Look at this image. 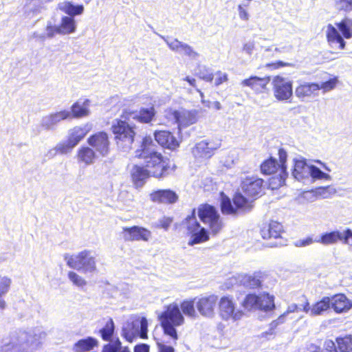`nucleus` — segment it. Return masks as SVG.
I'll return each mask as SVG.
<instances>
[{
	"mask_svg": "<svg viewBox=\"0 0 352 352\" xmlns=\"http://www.w3.org/2000/svg\"><path fill=\"white\" fill-rule=\"evenodd\" d=\"M336 7L339 10H352V0H335Z\"/></svg>",
	"mask_w": 352,
	"mask_h": 352,
	"instance_id": "nucleus-50",
	"label": "nucleus"
},
{
	"mask_svg": "<svg viewBox=\"0 0 352 352\" xmlns=\"http://www.w3.org/2000/svg\"><path fill=\"white\" fill-rule=\"evenodd\" d=\"M58 8L65 14L69 16L81 14L84 10L83 6L74 5L70 1H64L58 5Z\"/></svg>",
	"mask_w": 352,
	"mask_h": 352,
	"instance_id": "nucleus-35",
	"label": "nucleus"
},
{
	"mask_svg": "<svg viewBox=\"0 0 352 352\" xmlns=\"http://www.w3.org/2000/svg\"><path fill=\"white\" fill-rule=\"evenodd\" d=\"M173 222V218L169 217H165L160 219L159 227L164 230H167Z\"/></svg>",
	"mask_w": 352,
	"mask_h": 352,
	"instance_id": "nucleus-59",
	"label": "nucleus"
},
{
	"mask_svg": "<svg viewBox=\"0 0 352 352\" xmlns=\"http://www.w3.org/2000/svg\"><path fill=\"white\" fill-rule=\"evenodd\" d=\"M327 37L331 47L343 50L345 47V42L340 34L338 30L332 25L327 26Z\"/></svg>",
	"mask_w": 352,
	"mask_h": 352,
	"instance_id": "nucleus-23",
	"label": "nucleus"
},
{
	"mask_svg": "<svg viewBox=\"0 0 352 352\" xmlns=\"http://www.w3.org/2000/svg\"><path fill=\"white\" fill-rule=\"evenodd\" d=\"M169 115L177 124L179 131L195 123L197 121L195 114L187 110H173L170 112Z\"/></svg>",
	"mask_w": 352,
	"mask_h": 352,
	"instance_id": "nucleus-16",
	"label": "nucleus"
},
{
	"mask_svg": "<svg viewBox=\"0 0 352 352\" xmlns=\"http://www.w3.org/2000/svg\"><path fill=\"white\" fill-rule=\"evenodd\" d=\"M87 131L84 128L81 126H75L72 129V132L69 135L68 140L72 143L74 146L84 138L86 135Z\"/></svg>",
	"mask_w": 352,
	"mask_h": 352,
	"instance_id": "nucleus-41",
	"label": "nucleus"
},
{
	"mask_svg": "<svg viewBox=\"0 0 352 352\" xmlns=\"http://www.w3.org/2000/svg\"><path fill=\"white\" fill-rule=\"evenodd\" d=\"M274 95L278 100H287L292 96V83L287 78L276 76L273 78Z\"/></svg>",
	"mask_w": 352,
	"mask_h": 352,
	"instance_id": "nucleus-10",
	"label": "nucleus"
},
{
	"mask_svg": "<svg viewBox=\"0 0 352 352\" xmlns=\"http://www.w3.org/2000/svg\"><path fill=\"white\" fill-rule=\"evenodd\" d=\"M241 188L245 195L256 199L262 195L264 181L258 176H245L241 177Z\"/></svg>",
	"mask_w": 352,
	"mask_h": 352,
	"instance_id": "nucleus-8",
	"label": "nucleus"
},
{
	"mask_svg": "<svg viewBox=\"0 0 352 352\" xmlns=\"http://www.w3.org/2000/svg\"><path fill=\"white\" fill-rule=\"evenodd\" d=\"M71 118L70 112L67 110H62L50 114L47 117L46 125L55 124L58 122L67 119Z\"/></svg>",
	"mask_w": 352,
	"mask_h": 352,
	"instance_id": "nucleus-38",
	"label": "nucleus"
},
{
	"mask_svg": "<svg viewBox=\"0 0 352 352\" xmlns=\"http://www.w3.org/2000/svg\"><path fill=\"white\" fill-rule=\"evenodd\" d=\"M295 94L301 101H308L311 98L318 97L319 96L318 84L304 82L296 88Z\"/></svg>",
	"mask_w": 352,
	"mask_h": 352,
	"instance_id": "nucleus-15",
	"label": "nucleus"
},
{
	"mask_svg": "<svg viewBox=\"0 0 352 352\" xmlns=\"http://www.w3.org/2000/svg\"><path fill=\"white\" fill-rule=\"evenodd\" d=\"M134 352H149V346L146 344H140L134 346Z\"/></svg>",
	"mask_w": 352,
	"mask_h": 352,
	"instance_id": "nucleus-64",
	"label": "nucleus"
},
{
	"mask_svg": "<svg viewBox=\"0 0 352 352\" xmlns=\"http://www.w3.org/2000/svg\"><path fill=\"white\" fill-rule=\"evenodd\" d=\"M182 223L187 231V234L190 236L189 245L201 243L209 239L207 230L201 228L197 220L195 208L192 209L191 214L184 219Z\"/></svg>",
	"mask_w": 352,
	"mask_h": 352,
	"instance_id": "nucleus-4",
	"label": "nucleus"
},
{
	"mask_svg": "<svg viewBox=\"0 0 352 352\" xmlns=\"http://www.w3.org/2000/svg\"><path fill=\"white\" fill-rule=\"evenodd\" d=\"M179 307L184 316L190 319H196L198 317L195 297L183 300Z\"/></svg>",
	"mask_w": 352,
	"mask_h": 352,
	"instance_id": "nucleus-25",
	"label": "nucleus"
},
{
	"mask_svg": "<svg viewBox=\"0 0 352 352\" xmlns=\"http://www.w3.org/2000/svg\"><path fill=\"white\" fill-rule=\"evenodd\" d=\"M124 239L127 241H148L152 237V233L148 229L138 226L124 227L122 228Z\"/></svg>",
	"mask_w": 352,
	"mask_h": 352,
	"instance_id": "nucleus-11",
	"label": "nucleus"
},
{
	"mask_svg": "<svg viewBox=\"0 0 352 352\" xmlns=\"http://www.w3.org/2000/svg\"><path fill=\"white\" fill-rule=\"evenodd\" d=\"M302 197L310 202H313L316 200L317 195L313 191H306L302 192Z\"/></svg>",
	"mask_w": 352,
	"mask_h": 352,
	"instance_id": "nucleus-60",
	"label": "nucleus"
},
{
	"mask_svg": "<svg viewBox=\"0 0 352 352\" xmlns=\"http://www.w3.org/2000/svg\"><path fill=\"white\" fill-rule=\"evenodd\" d=\"M90 104V100L85 99L82 102L80 101L75 102L71 106V118H80L89 116L90 111L89 106Z\"/></svg>",
	"mask_w": 352,
	"mask_h": 352,
	"instance_id": "nucleus-26",
	"label": "nucleus"
},
{
	"mask_svg": "<svg viewBox=\"0 0 352 352\" xmlns=\"http://www.w3.org/2000/svg\"><path fill=\"white\" fill-rule=\"evenodd\" d=\"M233 202L235 208L232 204L230 199L221 192V213L232 214L236 213V209L246 210H250L252 207V200L245 197L241 193H236L234 195Z\"/></svg>",
	"mask_w": 352,
	"mask_h": 352,
	"instance_id": "nucleus-7",
	"label": "nucleus"
},
{
	"mask_svg": "<svg viewBox=\"0 0 352 352\" xmlns=\"http://www.w3.org/2000/svg\"><path fill=\"white\" fill-rule=\"evenodd\" d=\"M243 306L248 311L256 309L270 311L275 307L274 296L267 293L259 295L248 294L243 302Z\"/></svg>",
	"mask_w": 352,
	"mask_h": 352,
	"instance_id": "nucleus-5",
	"label": "nucleus"
},
{
	"mask_svg": "<svg viewBox=\"0 0 352 352\" xmlns=\"http://www.w3.org/2000/svg\"><path fill=\"white\" fill-rule=\"evenodd\" d=\"M302 305H300V306L297 305L295 303L291 304L288 306L287 311L281 315L276 320H274L272 322L271 325L272 327H276L278 324H281L284 322L285 316L289 314V313H294L295 311H298L299 310L302 311Z\"/></svg>",
	"mask_w": 352,
	"mask_h": 352,
	"instance_id": "nucleus-44",
	"label": "nucleus"
},
{
	"mask_svg": "<svg viewBox=\"0 0 352 352\" xmlns=\"http://www.w3.org/2000/svg\"><path fill=\"white\" fill-rule=\"evenodd\" d=\"M74 147V146L72 145V143L69 142L67 140V142L59 144L56 148V151L60 154H66L71 152Z\"/></svg>",
	"mask_w": 352,
	"mask_h": 352,
	"instance_id": "nucleus-51",
	"label": "nucleus"
},
{
	"mask_svg": "<svg viewBox=\"0 0 352 352\" xmlns=\"http://www.w3.org/2000/svg\"><path fill=\"white\" fill-rule=\"evenodd\" d=\"M154 138L159 145L168 150H176L180 145V142L173 133L169 131H155L154 132Z\"/></svg>",
	"mask_w": 352,
	"mask_h": 352,
	"instance_id": "nucleus-13",
	"label": "nucleus"
},
{
	"mask_svg": "<svg viewBox=\"0 0 352 352\" xmlns=\"http://www.w3.org/2000/svg\"><path fill=\"white\" fill-rule=\"evenodd\" d=\"M68 277L69 280L76 286L83 287L87 284L86 280L76 272H69L68 273Z\"/></svg>",
	"mask_w": 352,
	"mask_h": 352,
	"instance_id": "nucleus-49",
	"label": "nucleus"
},
{
	"mask_svg": "<svg viewBox=\"0 0 352 352\" xmlns=\"http://www.w3.org/2000/svg\"><path fill=\"white\" fill-rule=\"evenodd\" d=\"M278 170H279V173H280V166L276 160L274 158H270L265 161L261 165V173L265 175L274 174L276 173Z\"/></svg>",
	"mask_w": 352,
	"mask_h": 352,
	"instance_id": "nucleus-37",
	"label": "nucleus"
},
{
	"mask_svg": "<svg viewBox=\"0 0 352 352\" xmlns=\"http://www.w3.org/2000/svg\"><path fill=\"white\" fill-rule=\"evenodd\" d=\"M310 167L306 160L302 158L294 159V168L292 170V176L298 181L303 182L310 177Z\"/></svg>",
	"mask_w": 352,
	"mask_h": 352,
	"instance_id": "nucleus-21",
	"label": "nucleus"
},
{
	"mask_svg": "<svg viewBox=\"0 0 352 352\" xmlns=\"http://www.w3.org/2000/svg\"><path fill=\"white\" fill-rule=\"evenodd\" d=\"M122 347V342L117 338L113 341L103 345L101 352H119Z\"/></svg>",
	"mask_w": 352,
	"mask_h": 352,
	"instance_id": "nucleus-45",
	"label": "nucleus"
},
{
	"mask_svg": "<svg viewBox=\"0 0 352 352\" xmlns=\"http://www.w3.org/2000/svg\"><path fill=\"white\" fill-rule=\"evenodd\" d=\"M153 145L151 138L144 137L142 141L141 148L135 151V157L141 160H147L151 152L149 151V148Z\"/></svg>",
	"mask_w": 352,
	"mask_h": 352,
	"instance_id": "nucleus-34",
	"label": "nucleus"
},
{
	"mask_svg": "<svg viewBox=\"0 0 352 352\" xmlns=\"http://www.w3.org/2000/svg\"><path fill=\"white\" fill-rule=\"evenodd\" d=\"M338 344V349H334L331 352H352V336H347L344 338H338L336 340Z\"/></svg>",
	"mask_w": 352,
	"mask_h": 352,
	"instance_id": "nucleus-40",
	"label": "nucleus"
},
{
	"mask_svg": "<svg viewBox=\"0 0 352 352\" xmlns=\"http://www.w3.org/2000/svg\"><path fill=\"white\" fill-rule=\"evenodd\" d=\"M122 336L129 342H132L135 338L133 333L126 329L122 330Z\"/></svg>",
	"mask_w": 352,
	"mask_h": 352,
	"instance_id": "nucleus-62",
	"label": "nucleus"
},
{
	"mask_svg": "<svg viewBox=\"0 0 352 352\" xmlns=\"http://www.w3.org/2000/svg\"><path fill=\"white\" fill-rule=\"evenodd\" d=\"M305 302L302 305V311L311 316L321 315L324 311L329 309L331 307V298L324 297L321 300L316 302L311 307L307 299L304 297Z\"/></svg>",
	"mask_w": 352,
	"mask_h": 352,
	"instance_id": "nucleus-20",
	"label": "nucleus"
},
{
	"mask_svg": "<svg viewBox=\"0 0 352 352\" xmlns=\"http://www.w3.org/2000/svg\"><path fill=\"white\" fill-rule=\"evenodd\" d=\"M278 156H279V160H280L279 166H280V173H278V176H279L278 185L282 186L285 184L286 177H287V173L286 171L287 167L285 165V162H286L287 157V152L284 149L280 148L278 150Z\"/></svg>",
	"mask_w": 352,
	"mask_h": 352,
	"instance_id": "nucleus-36",
	"label": "nucleus"
},
{
	"mask_svg": "<svg viewBox=\"0 0 352 352\" xmlns=\"http://www.w3.org/2000/svg\"><path fill=\"white\" fill-rule=\"evenodd\" d=\"M59 28L62 34H68L74 32L76 29L75 21L73 18L69 16H63L61 19Z\"/></svg>",
	"mask_w": 352,
	"mask_h": 352,
	"instance_id": "nucleus-39",
	"label": "nucleus"
},
{
	"mask_svg": "<svg viewBox=\"0 0 352 352\" xmlns=\"http://www.w3.org/2000/svg\"><path fill=\"white\" fill-rule=\"evenodd\" d=\"M155 107L151 106L148 108H140L138 113L133 116V119L142 124H148L152 122L155 116Z\"/></svg>",
	"mask_w": 352,
	"mask_h": 352,
	"instance_id": "nucleus-31",
	"label": "nucleus"
},
{
	"mask_svg": "<svg viewBox=\"0 0 352 352\" xmlns=\"http://www.w3.org/2000/svg\"><path fill=\"white\" fill-rule=\"evenodd\" d=\"M310 170V177L313 179H324L326 180H329L331 179V176L329 175L322 172L320 168L314 165H311Z\"/></svg>",
	"mask_w": 352,
	"mask_h": 352,
	"instance_id": "nucleus-46",
	"label": "nucleus"
},
{
	"mask_svg": "<svg viewBox=\"0 0 352 352\" xmlns=\"http://www.w3.org/2000/svg\"><path fill=\"white\" fill-rule=\"evenodd\" d=\"M316 195H320L322 199H328L336 194V190L331 186L321 187L316 189Z\"/></svg>",
	"mask_w": 352,
	"mask_h": 352,
	"instance_id": "nucleus-47",
	"label": "nucleus"
},
{
	"mask_svg": "<svg viewBox=\"0 0 352 352\" xmlns=\"http://www.w3.org/2000/svg\"><path fill=\"white\" fill-rule=\"evenodd\" d=\"M158 320L164 334L176 342L179 338L176 327L185 323V318L181 312L179 305L173 302L166 305L158 316Z\"/></svg>",
	"mask_w": 352,
	"mask_h": 352,
	"instance_id": "nucleus-1",
	"label": "nucleus"
},
{
	"mask_svg": "<svg viewBox=\"0 0 352 352\" xmlns=\"http://www.w3.org/2000/svg\"><path fill=\"white\" fill-rule=\"evenodd\" d=\"M76 157L80 163L85 165L93 164L96 158V152L90 147L81 146L77 151Z\"/></svg>",
	"mask_w": 352,
	"mask_h": 352,
	"instance_id": "nucleus-29",
	"label": "nucleus"
},
{
	"mask_svg": "<svg viewBox=\"0 0 352 352\" xmlns=\"http://www.w3.org/2000/svg\"><path fill=\"white\" fill-rule=\"evenodd\" d=\"M98 346V340L93 337H87L77 341L73 346L74 352H88Z\"/></svg>",
	"mask_w": 352,
	"mask_h": 352,
	"instance_id": "nucleus-28",
	"label": "nucleus"
},
{
	"mask_svg": "<svg viewBox=\"0 0 352 352\" xmlns=\"http://www.w3.org/2000/svg\"><path fill=\"white\" fill-rule=\"evenodd\" d=\"M283 233V227L282 224L276 221H270L269 223L263 226L261 229V234L264 239L279 240L274 242H270L267 246L274 248L284 245L282 241L281 235Z\"/></svg>",
	"mask_w": 352,
	"mask_h": 352,
	"instance_id": "nucleus-9",
	"label": "nucleus"
},
{
	"mask_svg": "<svg viewBox=\"0 0 352 352\" xmlns=\"http://www.w3.org/2000/svg\"><path fill=\"white\" fill-rule=\"evenodd\" d=\"M331 305L336 312L342 313L348 311L351 305L344 294H337L331 298Z\"/></svg>",
	"mask_w": 352,
	"mask_h": 352,
	"instance_id": "nucleus-30",
	"label": "nucleus"
},
{
	"mask_svg": "<svg viewBox=\"0 0 352 352\" xmlns=\"http://www.w3.org/2000/svg\"><path fill=\"white\" fill-rule=\"evenodd\" d=\"M157 352H175V349L173 346L162 343H157Z\"/></svg>",
	"mask_w": 352,
	"mask_h": 352,
	"instance_id": "nucleus-63",
	"label": "nucleus"
},
{
	"mask_svg": "<svg viewBox=\"0 0 352 352\" xmlns=\"http://www.w3.org/2000/svg\"><path fill=\"white\" fill-rule=\"evenodd\" d=\"M115 333V324L111 318H109L104 326L99 329L98 333L100 334L102 340L110 342L112 340L113 336Z\"/></svg>",
	"mask_w": 352,
	"mask_h": 352,
	"instance_id": "nucleus-32",
	"label": "nucleus"
},
{
	"mask_svg": "<svg viewBox=\"0 0 352 352\" xmlns=\"http://www.w3.org/2000/svg\"><path fill=\"white\" fill-rule=\"evenodd\" d=\"M87 143L102 156L107 155L109 152L110 142L107 133L104 131H98L90 135Z\"/></svg>",
	"mask_w": 352,
	"mask_h": 352,
	"instance_id": "nucleus-12",
	"label": "nucleus"
},
{
	"mask_svg": "<svg viewBox=\"0 0 352 352\" xmlns=\"http://www.w3.org/2000/svg\"><path fill=\"white\" fill-rule=\"evenodd\" d=\"M236 158L235 151L229 152L227 158L223 161V166L230 168L234 164Z\"/></svg>",
	"mask_w": 352,
	"mask_h": 352,
	"instance_id": "nucleus-56",
	"label": "nucleus"
},
{
	"mask_svg": "<svg viewBox=\"0 0 352 352\" xmlns=\"http://www.w3.org/2000/svg\"><path fill=\"white\" fill-rule=\"evenodd\" d=\"M196 298L197 309L204 316L210 317L213 315L217 305V296L210 295Z\"/></svg>",
	"mask_w": 352,
	"mask_h": 352,
	"instance_id": "nucleus-18",
	"label": "nucleus"
},
{
	"mask_svg": "<svg viewBox=\"0 0 352 352\" xmlns=\"http://www.w3.org/2000/svg\"><path fill=\"white\" fill-rule=\"evenodd\" d=\"M240 282L245 287L249 288H256L261 285V280L255 275H242Z\"/></svg>",
	"mask_w": 352,
	"mask_h": 352,
	"instance_id": "nucleus-43",
	"label": "nucleus"
},
{
	"mask_svg": "<svg viewBox=\"0 0 352 352\" xmlns=\"http://www.w3.org/2000/svg\"><path fill=\"white\" fill-rule=\"evenodd\" d=\"M145 160L146 166L149 169L151 177L157 179H163L174 175L177 168L169 158L156 151H152Z\"/></svg>",
	"mask_w": 352,
	"mask_h": 352,
	"instance_id": "nucleus-2",
	"label": "nucleus"
},
{
	"mask_svg": "<svg viewBox=\"0 0 352 352\" xmlns=\"http://www.w3.org/2000/svg\"><path fill=\"white\" fill-rule=\"evenodd\" d=\"M243 315L241 311L234 310V305L228 297L221 298V318L228 319L232 318L234 320H239Z\"/></svg>",
	"mask_w": 352,
	"mask_h": 352,
	"instance_id": "nucleus-22",
	"label": "nucleus"
},
{
	"mask_svg": "<svg viewBox=\"0 0 352 352\" xmlns=\"http://www.w3.org/2000/svg\"><path fill=\"white\" fill-rule=\"evenodd\" d=\"M131 182L135 188L142 187L146 180L151 177L149 169L142 165L135 164L130 171Z\"/></svg>",
	"mask_w": 352,
	"mask_h": 352,
	"instance_id": "nucleus-17",
	"label": "nucleus"
},
{
	"mask_svg": "<svg viewBox=\"0 0 352 352\" xmlns=\"http://www.w3.org/2000/svg\"><path fill=\"white\" fill-rule=\"evenodd\" d=\"M150 200L153 203L174 204L179 200L178 195L171 189H158L149 194Z\"/></svg>",
	"mask_w": 352,
	"mask_h": 352,
	"instance_id": "nucleus-14",
	"label": "nucleus"
},
{
	"mask_svg": "<svg viewBox=\"0 0 352 352\" xmlns=\"http://www.w3.org/2000/svg\"><path fill=\"white\" fill-rule=\"evenodd\" d=\"M67 265L71 268L82 270L84 272H94L96 270L95 258L89 250L69 256L67 258Z\"/></svg>",
	"mask_w": 352,
	"mask_h": 352,
	"instance_id": "nucleus-6",
	"label": "nucleus"
},
{
	"mask_svg": "<svg viewBox=\"0 0 352 352\" xmlns=\"http://www.w3.org/2000/svg\"><path fill=\"white\" fill-rule=\"evenodd\" d=\"M192 153L196 158H210L212 155V151L208 148V143L200 142L192 148Z\"/></svg>",
	"mask_w": 352,
	"mask_h": 352,
	"instance_id": "nucleus-33",
	"label": "nucleus"
},
{
	"mask_svg": "<svg viewBox=\"0 0 352 352\" xmlns=\"http://www.w3.org/2000/svg\"><path fill=\"white\" fill-rule=\"evenodd\" d=\"M343 244L348 245L350 248L352 249V230L349 228L345 229Z\"/></svg>",
	"mask_w": 352,
	"mask_h": 352,
	"instance_id": "nucleus-58",
	"label": "nucleus"
},
{
	"mask_svg": "<svg viewBox=\"0 0 352 352\" xmlns=\"http://www.w3.org/2000/svg\"><path fill=\"white\" fill-rule=\"evenodd\" d=\"M113 139L117 146L121 148L131 147L136 135L135 126L125 120L116 119L111 126Z\"/></svg>",
	"mask_w": 352,
	"mask_h": 352,
	"instance_id": "nucleus-3",
	"label": "nucleus"
},
{
	"mask_svg": "<svg viewBox=\"0 0 352 352\" xmlns=\"http://www.w3.org/2000/svg\"><path fill=\"white\" fill-rule=\"evenodd\" d=\"M147 328H148V322L147 320L145 318H142L140 320V337L142 339H146L147 336Z\"/></svg>",
	"mask_w": 352,
	"mask_h": 352,
	"instance_id": "nucleus-55",
	"label": "nucleus"
},
{
	"mask_svg": "<svg viewBox=\"0 0 352 352\" xmlns=\"http://www.w3.org/2000/svg\"><path fill=\"white\" fill-rule=\"evenodd\" d=\"M345 234V229L340 232L339 230H334L329 232H326L321 235L320 239L317 242L321 243L324 245L335 244L338 241L344 243V235Z\"/></svg>",
	"mask_w": 352,
	"mask_h": 352,
	"instance_id": "nucleus-27",
	"label": "nucleus"
},
{
	"mask_svg": "<svg viewBox=\"0 0 352 352\" xmlns=\"http://www.w3.org/2000/svg\"><path fill=\"white\" fill-rule=\"evenodd\" d=\"M180 52H182L184 55L190 58H195L198 56V54L193 50V49L188 45L184 44L183 46V48L180 50Z\"/></svg>",
	"mask_w": 352,
	"mask_h": 352,
	"instance_id": "nucleus-54",
	"label": "nucleus"
},
{
	"mask_svg": "<svg viewBox=\"0 0 352 352\" xmlns=\"http://www.w3.org/2000/svg\"><path fill=\"white\" fill-rule=\"evenodd\" d=\"M336 25L344 38H350L352 37V20L344 19Z\"/></svg>",
	"mask_w": 352,
	"mask_h": 352,
	"instance_id": "nucleus-42",
	"label": "nucleus"
},
{
	"mask_svg": "<svg viewBox=\"0 0 352 352\" xmlns=\"http://www.w3.org/2000/svg\"><path fill=\"white\" fill-rule=\"evenodd\" d=\"M185 43H182L177 39H172L169 41H167V45L169 48L175 52H180V50L183 48V46Z\"/></svg>",
	"mask_w": 352,
	"mask_h": 352,
	"instance_id": "nucleus-53",
	"label": "nucleus"
},
{
	"mask_svg": "<svg viewBox=\"0 0 352 352\" xmlns=\"http://www.w3.org/2000/svg\"><path fill=\"white\" fill-rule=\"evenodd\" d=\"M198 216L200 220L204 223L208 224L210 228H212L219 219V214L215 208L209 204H201L198 208Z\"/></svg>",
	"mask_w": 352,
	"mask_h": 352,
	"instance_id": "nucleus-19",
	"label": "nucleus"
},
{
	"mask_svg": "<svg viewBox=\"0 0 352 352\" xmlns=\"http://www.w3.org/2000/svg\"><path fill=\"white\" fill-rule=\"evenodd\" d=\"M12 280L7 276H0V293L1 294H6L11 285Z\"/></svg>",
	"mask_w": 352,
	"mask_h": 352,
	"instance_id": "nucleus-52",
	"label": "nucleus"
},
{
	"mask_svg": "<svg viewBox=\"0 0 352 352\" xmlns=\"http://www.w3.org/2000/svg\"><path fill=\"white\" fill-rule=\"evenodd\" d=\"M59 30L60 28L58 25H47L46 28L47 36L53 37L56 34H62L60 30Z\"/></svg>",
	"mask_w": 352,
	"mask_h": 352,
	"instance_id": "nucleus-57",
	"label": "nucleus"
},
{
	"mask_svg": "<svg viewBox=\"0 0 352 352\" xmlns=\"http://www.w3.org/2000/svg\"><path fill=\"white\" fill-rule=\"evenodd\" d=\"M269 82V77L259 78L258 76H251L242 80L241 85L243 87H249L256 92H261L265 89Z\"/></svg>",
	"mask_w": 352,
	"mask_h": 352,
	"instance_id": "nucleus-24",
	"label": "nucleus"
},
{
	"mask_svg": "<svg viewBox=\"0 0 352 352\" xmlns=\"http://www.w3.org/2000/svg\"><path fill=\"white\" fill-rule=\"evenodd\" d=\"M312 238L308 237L305 239L298 240L295 243L296 247H305L313 243Z\"/></svg>",
	"mask_w": 352,
	"mask_h": 352,
	"instance_id": "nucleus-61",
	"label": "nucleus"
},
{
	"mask_svg": "<svg viewBox=\"0 0 352 352\" xmlns=\"http://www.w3.org/2000/svg\"><path fill=\"white\" fill-rule=\"evenodd\" d=\"M338 79L336 78H333L326 82H323L321 84H318L319 91L322 89L323 93L330 91L336 87Z\"/></svg>",
	"mask_w": 352,
	"mask_h": 352,
	"instance_id": "nucleus-48",
	"label": "nucleus"
}]
</instances>
